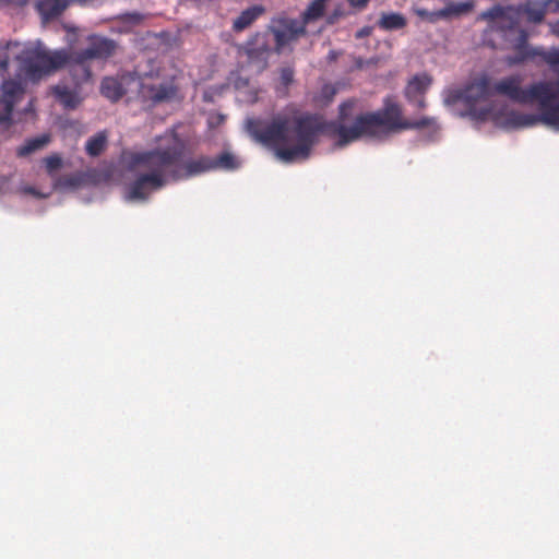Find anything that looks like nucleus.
Segmentation results:
<instances>
[{
  "label": "nucleus",
  "instance_id": "1",
  "mask_svg": "<svg viewBox=\"0 0 559 559\" xmlns=\"http://www.w3.org/2000/svg\"><path fill=\"white\" fill-rule=\"evenodd\" d=\"M356 105L355 99L340 104L335 120H325L317 114H280L270 121L250 118L246 121V129L257 142L274 150L281 160L290 163L308 158L320 134L332 139L335 146L342 148L362 138L374 139L382 134L421 130L436 124V119L431 117L405 119L401 105L389 97L377 111L354 115Z\"/></svg>",
  "mask_w": 559,
  "mask_h": 559
},
{
  "label": "nucleus",
  "instance_id": "2",
  "mask_svg": "<svg viewBox=\"0 0 559 559\" xmlns=\"http://www.w3.org/2000/svg\"><path fill=\"white\" fill-rule=\"evenodd\" d=\"M518 11L513 8L495 5L481 13V19L490 22L487 32L497 33L506 44V49L513 51L507 58L510 66L522 64L540 58L552 69H559V47L545 50L528 44V33L518 26Z\"/></svg>",
  "mask_w": 559,
  "mask_h": 559
},
{
  "label": "nucleus",
  "instance_id": "3",
  "mask_svg": "<svg viewBox=\"0 0 559 559\" xmlns=\"http://www.w3.org/2000/svg\"><path fill=\"white\" fill-rule=\"evenodd\" d=\"M523 79L519 74L503 78L493 83L495 95H502L518 104L537 103L540 115L512 111L507 122L512 128L534 127L539 122L546 123L545 114L555 109L556 95H559V81H539L527 87H522Z\"/></svg>",
  "mask_w": 559,
  "mask_h": 559
},
{
  "label": "nucleus",
  "instance_id": "4",
  "mask_svg": "<svg viewBox=\"0 0 559 559\" xmlns=\"http://www.w3.org/2000/svg\"><path fill=\"white\" fill-rule=\"evenodd\" d=\"M170 156L160 154V147L131 154L129 167L131 170L140 168L141 173L128 186L126 199L128 201H146L153 191L159 190L169 182L166 168L171 165Z\"/></svg>",
  "mask_w": 559,
  "mask_h": 559
},
{
  "label": "nucleus",
  "instance_id": "5",
  "mask_svg": "<svg viewBox=\"0 0 559 559\" xmlns=\"http://www.w3.org/2000/svg\"><path fill=\"white\" fill-rule=\"evenodd\" d=\"M16 50L14 58L19 69L32 82H38L61 70L67 60L60 49L49 50L40 41L21 44Z\"/></svg>",
  "mask_w": 559,
  "mask_h": 559
},
{
  "label": "nucleus",
  "instance_id": "6",
  "mask_svg": "<svg viewBox=\"0 0 559 559\" xmlns=\"http://www.w3.org/2000/svg\"><path fill=\"white\" fill-rule=\"evenodd\" d=\"M163 138L170 140L169 145L159 146L160 154L168 155L173 159L171 165L166 168L169 181L177 182L215 170L212 157L209 156H200L183 162L186 142L175 130L166 132Z\"/></svg>",
  "mask_w": 559,
  "mask_h": 559
},
{
  "label": "nucleus",
  "instance_id": "7",
  "mask_svg": "<svg viewBox=\"0 0 559 559\" xmlns=\"http://www.w3.org/2000/svg\"><path fill=\"white\" fill-rule=\"evenodd\" d=\"M139 96L152 105L170 103L178 98L179 85L175 76L160 78L159 73H146L140 76Z\"/></svg>",
  "mask_w": 559,
  "mask_h": 559
},
{
  "label": "nucleus",
  "instance_id": "8",
  "mask_svg": "<svg viewBox=\"0 0 559 559\" xmlns=\"http://www.w3.org/2000/svg\"><path fill=\"white\" fill-rule=\"evenodd\" d=\"M270 36L274 38V51L281 53L284 47L299 37L305 36L307 29L300 21L286 16L274 17L266 27Z\"/></svg>",
  "mask_w": 559,
  "mask_h": 559
},
{
  "label": "nucleus",
  "instance_id": "9",
  "mask_svg": "<svg viewBox=\"0 0 559 559\" xmlns=\"http://www.w3.org/2000/svg\"><path fill=\"white\" fill-rule=\"evenodd\" d=\"M493 83L486 75L474 80L461 93L460 98L463 99L469 107V116L476 120H486L490 110L488 108L477 109L475 104L481 100H487L493 96Z\"/></svg>",
  "mask_w": 559,
  "mask_h": 559
},
{
  "label": "nucleus",
  "instance_id": "10",
  "mask_svg": "<svg viewBox=\"0 0 559 559\" xmlns=\"http://www.w3.org/2000/svg\"><path fill=\"white\" fill-rule=\"evenodd\" d=\"M241 50L247 57L248 63L254 66L259 72L265 70L269 58L274 51L269 32H258L242 46Z\"/></svg>",
  "mask_w": 559,
  "mask_h": 559
},
{
  "label": "nucleus",
  "instance_id": "11",
  "mask_svg": "<svg viewBox=\"0 0 559 559\" xmlns=\"http://www.w3.org/2000/svg\"><path fill=\"white\" fill-rule=\"evenodd\" d=\"M86 41L87 46L80 50L91 62L94 60L106 62L112 58L119 49V45L116 40L98 34L88 35Z\"/></svg>",
  "mask_w": 559,
  "mask_h": 559
},
{
  "label": "nucleus",
  "instance_id": "12",
  "mask_svg": "<svg viewBox=\"0 0 559 559\" xmlns=\"http://www.w3.org/2000/svg\"><path fill=\"white\" fill-rule=\"evenodd\" d=\"M24 94V86L20 81L4 80L0 93V123L12 124V111L14 105Z\"/></svg>",
  "mask_w": 559,
  "mask_h": 559
},
{
  "label": "nucleus",
  "instance_id": "13",
  "mask_svg": "<svg viewBox=\"0 0 559 559\" xmlns=\"http://www.w3.org/2000/svg\"><path fill=\"white\" fill-rule=\"evenodd\" d=\"M66 55V62L62 69L67 68L68 72L76 86L87 83L92 79L91 61L82 53L81 50L60 49Z\"/></svg>",
  "mask_w": 559,
  "mask_h": 559
},
{
  "label": "nucleus",
  "instance_id": "14",
  "mask_svg": "<svg viewBox=\"0 0 559 559\" xmlns=\"http://www.w3.org/2000/svg\"><path fill=\"white\" fill-rule=\"evenodd\" d=\"M431 83L432 78L427 73L414 75L404 90L406 99L418 109H424L426 107L425 94Z\"/></svg>",
  "mask_w": 559,
  "mask_h": 559
},
{
  "label": "nucleus",
  "instance_id": "15",
  "mask_svg": "<svg viewBox=\"0 0 559 559\" xmlns=\"http://www.w3.org/2000/svg\"><path fill=\"white\" fill-rule=\"evenodd\" d=\"M474 4L471 1L450 4L437 12H429L426 9H417L415 12L418 16L426 19L430 22H436L438 19H445L450 15H460L467 13L473 9Z\"/></svg>",
  "mask_w": 559,
  "mask_h": 559
},
{
  "label": "nucleus",
  "instance_id": "16",
  "mask_svg": "<svg viewBox=\"0 0 559 559\" xmlns=\"http://www.w3.org/2000/svg\"><path fill=\"white\" fill-rule=\"evenodd\" d=\"M265 9L262 5H252L243 10L233 22V31L240 33L250 27L263 13Z\"/></svg>",
  "mask_w": 559,
  "mask_h": 559
},
{
  "label": "nucleus",
  "instance_id": "17",
  "mask_svg": "<svg viewBox=\"0 0 559 559\" xmlns=\"http://www.w3.org/2000/svg\"><path fill=\"white\" fill-rule=\"evenodd\" d=\"M70 0H38L36 8L45 20H53L69 5Z\"/></svg>",
  "mask_w": 559,
  "mask_h": 559
},
{
  "label": "nucleus",
  "instance_id": "18",
  "mask_svg": "<svg viewBox=\"0 0 559 559\" xmlns=\"http://www.w3.org/2000/svg\"><path fill=\"white\" fill-rule=\"evenodd\" d=\"M123 80H126V78L121 80L112 76L104 78L100 84L102 95L111 102L119 100L126 94Z\"/></svg>",
  "mask_w": 559,
  "mask_h": 559
},
{
  "label": "nucleus",
  "instance_id": "19",
  "mask_svg": "<svg viewBox=\"0 0 559 559\" xmlns=\"http://www.w3.org/2000/svg\"><path fill=\"white\" fill-rule=\"evenodd\" d=\"M52 94L64 108L74 109L79 106L81 98L76 91L66 85H56L52 87Z\"/></svg>",
  "mask_w": 559,
  "mask_h": 559
},
{
  "label": "nucleus",
  "instance_id": "20",
  "mask_svg": "<svg viewBox=\"0 0 559 559\" xmlns=\"http://www.w3.org/2000/svg\"><path fill=\"white\" fill-rule=\"evenodd\" d=\"M328 2L329 0H311L301 14L300 23L306 27L308 24L323 17Z\"/></svg>",
  "mask_w": 559,
  "mask_h": 559
},
{
  "label": "nucleus",
  "instance_id": "21",
  "mask_svg": "<svg viewBox=\"0 0 559 559\" xmlns=\"http://www.w3.org/2000/svg\"><path fill=\"white\" fill-rule=\"evenodd\" d=\"M50 140L51 138L49 134H41L39 136L28 139L23 145L17 147L16 155L19 157H26L32 153L44 148L50 142Z\"/></svg>",
  "mask_w": 559,
  "mask_h": 559
},
{
  "label": "nucleus",
  "instance_id": "22",
  "mask_svg": "<svg viewBox=\"0 0 559 559\" xmlns=\"http://www.w3.org/2000/svg\"><path fill=\"white\" fill-rule=\"evenodd\" d=\"M378 25L381 29L384 31H395L404 28L407 25V20L401 13H382L380 20L378 21Z\"/></svg>",
  "mask_w": 559,
  "mask_h": 559
},
{
  "label": "nucleus",
  "instance_id": "23",
  "mask_svg": "<svg viewBox=\"0 0 559 559\" xmlns=\"http://www.w3.org/2000/svg\"><path fill=\"white\" fill-rule=\"evenodd\" d=\"M108 139L106 131H100L91 136L85 144L86 154L91 157L99 156L107 147Z\"/></svg>",
  "mask_w": 559,
  "mask_h": 559
},
{
  "label": "nucleus",
  "instance_id": "24",
  "mask_svg": "<svg viewBox=\"0 0 559 559\" xmlns=\"http://www.w3.org/2000/svg\"><path fill=\"white\" fill-rule=\"evenodd\" d=\"M518 11V20H520V15H524L530 23H540L546 14V10L543 7L525 4L515 9ZM518 26H520V21H518Z\"/></svg>",
  "mask_w": 559,
  "mask_h": 559
},
{
  "label": "nucleus",
  "instance_id": "25",
  "mask_svg": "<svg viewBox=\"0 0 559 559\" xmlns=\"http://www.w3.org/2000/svg\"><path fill=\"white\" fill-rule=\"evenodd\" d=\"M215 169L233 170L239 166L235 156L228 152H224L216 158H212Z\"/></svg>",
  "mask_w": 559,
  "mask_h": 559
},
{
  "label": "nucleus",
  "instance_id": "26",
  "mask_svg": "<svg viewBox=\"0 0 559 559\" xmlns=\"http://www.w3.org/2000/svg\"><path fill=\"white\" fill-rule=\"evenodd\" d=\"M21 44L17 41H7L5 44H0V71L5 72L9 67V51L12 49L20 48Z\"/></svg>",
  "mask_w": 559,
  "mask_h": 559
},
{
  "label": "nucleus",
  "instance_id": "27",
  "mask_svg": "<svg viewBox=\"0 0 559 559\" xmlns=\"http://www.w3.org/2000/svg\"><path fill=\"white\" fill-rule=\"evenodd\" d=\"M557 81H559V79ZM544 118L547 120L548 126L559 130V95H556L555 109L546 112Z\"/></svg>",
  "mask_w": 559,
  "mask_h": 559
},
{
  "label": "nucleus",
  "instance_id": "28",
  "mask_svg": "<svg viewBox=\"0 0 559 559\" xmlns=\"http://www.w3.org/2000/svg\"><path fill=\"white\" fill-rule=\"evenodd\" d=\"M46 170L48 174H52L62 166V159L58 154L50 155L44 159Z\"/></svg>",
  "mask_w": 559,
  "mask_h": 559
},
{
  "label": "nucleus",
  "instance_id": "29",
  "mask_svg": "<svg viewBox=\"0 0 559 559\" xmlns=\"http://www.w3.org/2000/svg\"><path fill=\"white\" fill-rule=\"evenodd\" d=\"M282 84L287 87L294 80V70L292 68L281 69L280 75Z\"/></svg>",
  "mask_w": 559,
  "mask_h": 559
},
{
  "label": "nucleus",
  "instance_id": "30",
  "mask_svg": "<svg viewBox=\"0 0 559 559\" xmlns=\"http://www.w3.org/2000/svg\"><path fill=\"white\" fill-rule=\"evenodd\" d=\"M347 2L353 9L361 11L368 7L370 0H347Z\"/></svg>",
  "mask_w": 559,
  "mask_h": 559
},
{
  "label": "nucleus",
  "instance_id": "31",
  "mask_svg": "<svg viewBox=\"0 0 559 559\" xmlns=\"http://www.w3.org/2000/svg\"><path fill=\"white\" fill-rule=\"evenodd\" d=\"M343 15V12H341L340 10H334L326 19V23L332 25L334 24L340 16Z\"/></svg>",
  "mask_w": 559,
  "mask_h": 559
},
{
  "label": "nucleus",
  "instance_id": "32",
  "mask_svg": "<svg viewBox=\"0 0 559 559\" xmlns=\"http://www.w3.org/2000/svg\"><path fill=\"white\" fill-rule=\"evenodd\" d=\"M371 32H372V27L365 26V27L360 28L359 31H357L356 38L360 39V38L368 37L371 34Z\"/></svg>",
  "mask_w": 559,
  "mask_h": 559
},
{
  "label": "nucleus",
  "instance_id": "33",
  "mask_svg": "<svg viewBox=\"0 0 559 559\" xmlns=\"http://www.w3.org/2000/svg\"><path fill=\"white\" fill-rule=\"evenodd\" d=\"M123 19L126 21L140 22L142 20V15L138 12L127 13Z\"/></svg>",
  "mask_w": 559,
  "mask_h": 559
},
{
  "label": "nucleus",
  "instance_id": "34",
  "mask_svg": "<svg viewBox=\"0 0 559 559\" xmlns=\"http://www.w3.org/2000/svg\"><path fill=\"white\" fill-rule=\"evenodd\" d=\"M0 2L5 3V4L23 7L28 2V0H0Z\"/></svg>",
  "mask_w": 559,
  "mask_h": 559
},
{
  "label": "nucleus",
  "instance_id": "35",
  "mask_svg": "<svg viewBox=\"0 0 559 559\" xmlns=\"http://www.w3.org/2000/svg\"><path fill=\"white\" fill-rule=\"evenodd\" d=\"M550 29L554 35L559 37V21L550 24Z\"/></svg>",
  "mask_w": 559,
  "mask_h": 559
},
{
  "label": "nucleus",
  "instance_id": "36",
  "mask_svg": "<svg viewBox=\"0 0 559 559\" xmlns=\"http://www.w3.org/2000/svg\"><path fill=\"white\" fill-rule=\"evenodd\" d=\"M78 181H79V180H78V178H75V177H69V178H67V179H66V183H67L68 186H71V187L76 186V185H78Z\"/></svg>",
  "mask_w": 559,
  "mask_h": 559
},
{
  "label": "nucleus",
  "instance_id": "37",
  "mask_svg": "<svg viewBox=\"0 0 559 559\" xmlns=\"http://www.w3.org/2000/svg\"><path fill=\"white\" fill-rule=\"evenodd\" d=\"M28 192H31V193H35V191H34V189H33V188H29V189H28Z\"/></svg>",
  "mask_w": 559,
  "mask_h": 559
}]
</instances>
